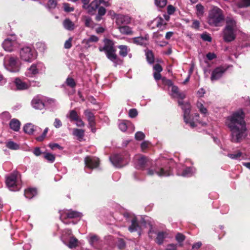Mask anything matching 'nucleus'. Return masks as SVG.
Instances as JSON below:
<instances>
[{
  "label": "nucleus",
  "mask_w": 250,
  "mask_h": 250,
  "mask_svg": "<svg viewBox=\"0 0 250 250\" xmlns=\"http://www.w3.org/2000/svg\"><path fill=\"white\" fill-rule=\"evenodd\" d=\"M226 124L231 131L232 142H240L247 136L244 114L242 110H239L228 117Z\"/></svg>",
  "instance_id": "nucleus-1"
},
{
  "label": "nucleus",
  "mask_w": 250,
  "mask_h": 250,
  "mask_svg": "<svg viewBox=\"0 0 250 250\" xmlns=\"http://www.w3.org/2000/svg\"><path fill=\"white\" fill-rule=\"evenodd\" d=\"M224 20L222 10L217 6H213L209 11L208 23L213 26H219Z\"/></svg>",
  "instance_id": "nucleus-2"
},
{
  "label": "nucleus",
  "mask_w": 250,
  "mask_h": 250,
  "mask_svg": "<svg viewBox=\"0 0 250 250\" xmlns=\"http://www.w3.org/2000/svg\"><path fill=\"white\" fill-rule=\"evenodd\" d=\"M5 178L6 185L10 190L16 191L21 188L20 175L18 171H14L7 175Z\"/></svg>",
  "instance_id": "nucleus-3"
},
{
  "label": "nucleus",
  "mask_w": 250,
  "mask_h": 250,
  "mask_svg": "<svg viewBox=\"0 0 250 250\" xmlns=\"http://www.w3.org/2000/svg\"><path fill=\"white\" fill-rule=\"evenodd\" d=\"M99 50L100 51H104L107 58L113 62L115 66L119 63L120 60L116 54V49L111 42H106L103 48H99Z\"/></svg>",
  "instance_id": "nucleus-4"
},
{
  "label": "nucleus",
  "mask_w": 250,
  "mask_h": 250,
  "mask_svg": "<svg viewBox=\"0 0 250 250\" xmlns=\"http://www.w3.org/2000/svg\"><path fill=\"white\" fill-rule=\"evenodd\" d=\"M178 104L182 107L184 111V121L186 124H189L190 126L193 128L196 126L195 122L193 119H190L189 114L190 112V105L189 103H186L184 104L182 101H179Z\"/></svg>",
  "instance_id": "nucleus-5"
},
{
  "label": "nucleus",
  "mask_w": 250,
  "mask_h": 250,
  "mask_svg": "<svg viewBox=\"0 0 250 250\" xmlns=\"http://www.w3.org/2000/svg\"><path fill=\"white\" fill-rule=\"evenodd\" d=\"M156 173L159 176H167L170 175V169L169 167H151L147 169V174L152 176Z\"/></svg>",
  "instance_id": "nucleus-6"
},
{
  "label": "nucleus",
  "mask_w": 250,
  "mask_h": 250,
  "mask_svg": "<svg viewBox=\"0 0 250 250\" xmlns=\"http://www.w3.org/2000/svg\"><path fill=\"white\" fill-rule=\"evenodd\" d=\"M44 69L45 66L42 63L39 62L36 63H33L27 70L25 72V75L27 77H33L39 73L40 72L44 70Z\"/></svg>",
  "instance_id": "nucleus-7"
},
{
  "label": "nucleus",
  "mask_w": 250,
  "mask_h": 250,
  "mask_svg": "<svg viewBox=\"0 0 250 250\" xmlns=\"http://www.w3.org/2000/svg\"><path fill=\"white\" fill-rule=\"evenodd\" d=\"M34 52V50L29 47H23L20 52L21 58L25 62H31L36 58Z\"/></svg>",
  "instance_id": "nucleus-8"
},
{
  "label": "nucleus",
  "mask_w": 250,
  "mask_h": 250,
  "mask_svg": "<svg viewBox=\"0 0 250 250\" xmlns=\"http://www.w3.org/2000/svg\"><path fill=\"white\" fill-rule=\"evenodd\" d=\"M135 161L136 167L137 168L140 169H144L151 164V162L147 158L142 155L136 156Z\"/></svg>",
  "instance_id": "nucleus-9"
},
{
  "label": "nucleus",
  "mask_w": 250,
  "mask_h": 250,
  "mask_svg": "<svg viewBox=\"0 0 250 250\" xmlns=\"http://www.w3.org/2000/svg\"><path fill=\"white\" fill-rule=\"evenodd\" d=\"M228 69V67L220 66L215 68L211 73L210 80L212 82L217 81L220 79Z\"/></svg>",
  "instance_id": "nucleus-10"
},
{
  "label": "nucleus",
  "mask_w": 250,
  "mask_h": 250,
  "mask_svg": "<svg viewBox=\"0 0 250 250\" xmlns=\"http://www.w3.org/2000/svg\"><path fill=\"white\" fill-rule=\"evenodd\" d=\"M85 168L93 169L98 167L99 164V160L96 157L87 156L84 159Z\"/></svg>",
  "instance_id": "nucleus-11"
},
{
  "label": "nucleus",
  "mask_w": 250,
  "mask_h": 250,
  "mask_svg": "<svg viewBox=\"0 0 250 250\" xmlns=\"http://www.w3.org/2000/svg\"><path fill=\"white\" fill-rule=\"evenodd\" d=\"M2 46L5 51L11 52L18 47V44L15 40L7 38L3 42Z\"/></svg>",
  "instance_id": "nucleus-12"
},
{
  "label": "nucleus",
  "mask_w": 250,
  "mask_h": 250,
  "mask_svg": "<svg viewBox=\"0 0 250 250\" xmlns=\"http://www.w3.org/2000/svg\"><path fill=\"white\" fill-rule=\"evenodd\" d=\"M7 69L11 72H16L20 70V64L18 59L14 57H10L7 64Z\"/></svg>",
  "instance_id": "nucleus-13"
},
{
  "label": "nucleus",
  "mask_w": 250,
  "mask_h": 250,
  "mask_svg": "<svg viewBox=\"0 0 250 250\" xmlns=\"http://www.w3.org/2000/svg\"><path fill=\"white\" fill-rule=\"evenodd\" d=\"M236 30L225 27L223 30V39L226 42H230L235 39Z\"/></svg>",
  "instance_id": "nucleus-14"
},
{
  "label": "nucleus",
  "mask_w": 250,
  "mask_h": 250,
  "mask_svg": "<svg viewBox=\"0 0 250 250\" xmlns=\"http://www.w3.org/2000/svg\"><path fill=\"white\" fill-rule=\"evenodd\" d=\"M131 22L130 18L126 15H117L116 16L115 22L118 26L128 24Z\"/></svg>",
  "instance_id": "nucleus-15"
},
{
  "label": "nucleus",
  "mask_w": 250,
  "mask_h": 250,
  "mask_svg": "<svg viewBox=\"0 0 250 250\" xmlns=\"http://www.w3.org/2000/svg\"><path fill=\"white\" fill-rule=\"evenodd\" d=\"M131 225L128 227V230L130 232L137 231L139 235H141V227L137 220L135 217H133L131 220Z\"/></svg>",
  "instance_id": "nucleus-16"
},
{
  "label": "nucleus",
  "mask_w": 250,
  "mask_h": 250,
  "mask_svg": "<svg viewBox=\"0 0 250 250\" xmlns=\"http://www.w3.org/2000/svg\"><path fill=\"white\" fill-rule=\"evenodd\" d=\"M110 160L112 164L118 167H122L124 165L123 164V158L120 154H114L110 157Z\"/></svg>",
  "instance_id": "nucleus-17"
},
{
  "label": "nucleus",
  "mask_w": 250,
  "mask_h": 250,
  "mask_svg": "<svg viewBox=\"0 0 250 250\" xmlns=\"http://www.w3.org/2000/svg\"><path fill=\"white\" fill-rule=\"evenodd\" d=\"M110 0H94L91 2V7L92 9L94 10V14L97 9L99 7L101 4H103L104 6L108 7L110 6V4L109 1Z\"/></svg>",
  "instance_id": "nucleus-18"
},
{
  "label": "nucleus",
  "mask_w": 250,
  "mask_h": 250,
  "mask_svg": "<svg viewBox=\"0 0 250 250\" xmlns=\"http://www.w3.org/2000/svg\"><path fill=\"white\" fill-rule=\"evenodd\" d=\"M152 24L156 25L157 27L159 28L161 30H164L166 28L167 24L161 17H157L154 19L149 24V26H150Z\"/></svg>",
  "instance_id": "nucleus-19"
},
{
  "label": "nucleus",
  "mask_w": 250,
  "mask_h": 250,
  "mask_svg": "<svg viewBox=\"0 0 250 250\" xmlns=\"http://www.w3.org/2000/svg\"><path fill=\"white\" fill-rule=\"evenodd\" d=\"M226 28L236 30L237 29V22L236 20L231 16H228L226 19Z\"/></svg>",
  "instance_id": "nucleus-20"
},
{
  "label": "nucleus",
  "mask_w": 250,
  "mask_h": 250,
  "mask_svg": "<svg viewBox=\"0 0 250 250\" xmlns=\"http://www.w3.org/2000/svg\"><path fill=\"white\" fill-rule=\"evenodd\" d=\"M33 107L37 109L41 110L44 107L43 102L38 97H35L32 101Z\"/></svg>",
  "instance_id": "nucleus-21"
},
{
  "label": "nucleus",
  "mask_w": 250,
  "mask_h": 250,
  "mask_svg": "<svg viewBox=\"0 0 250 250\" xmlns=\"http://www.w3.org/2000/svg\"><path fill=\"white\" fill-rule=\"evenodd\" d=\"M38 129L40 130H41L40 128L37 126H35L31 123L27 124L23 127L24 132L29 134H33L35 131H37Z\"/></svg>",
  "instance_id": "nucleus-22"
},
{
  "label": "nucleus",
  "mask_w": 250,
  "mask_h": 250,
  "mask_svg": "<svg viewBox=\"0 0 250 250\" xmlns=\"http://www.w3.org/2000/svg\"><path fill=\"white\" fill-rule=\"evenodd\" d=\"M118 29L120 32L123 35H132L133 33L132 28L126 25L118 26Z\"/></svg>",
  "instance_id": "nucleus-23"
},
{
  "label": "nucleus",
  "mask_w": 250,
  "mask_h": 250,
  "mask_svg": "<svg viewBox=\"0 0 250 250\" xmlns=\"http://www.w3.org/2000/svg\"><path fill=\"white\" fill-rule=\"evenodd\" d=\"M15 83L17 88L19 90H25L29 87V85L26 83L22 82L21 79L16 78L15 80Z\"/></svg>",
  "instance_id": "nucleus-24"
},
{
  "label": "nucleus",
  "mask_w": 250,
  "mask_h": 250,
  "mask_svg": "<svg viewBox=\"0 0 250 250\" xmlns=\"http://www.w3.org/2000/svg\"><path fill=\"white\" fill-rule=\"evenodd\" d=\"M62 24L64 28L69 31L73 30L75 28L74 23L69 19H65L63 21Z\"/></svg>",
  "instance_id": "nucleus-25"
},
{
  "label": "nucleus",
  "mask_w": 250,
  "mask_h": 250,
  "mask_svg": "<svg viewBox=\"0 0 250 250\" xmlns=\"http://www.w3.org/2000/svg\"><path fill=\"white\" fill-rule=\"evenodd\" d=\"M66 218H74L82 216V213L73 210H66L64 212Z\"/></svg>",
  "instance_id": "nucleus-26"
},
{
  "label": "nucleus",
  "mask_w": 250,
  "mask_h": 250,
  "mask_svg": "<svg viewBox=\"0 0 250 250\" xmlns=\"http://www.w3.org/2000/svg\"><path fill=\"white\" fill-rule=\"evenodd\" d=\"M21 123L19 120L13 119L9 123L10 128L15 131H18L20 128Z\"/></svg>",
  "instance_id": "nucleus-27"
},
{
  "label": "nucleus",
  "mask_w": 250,
  "mask_h": 250,
  "mask_svg": "<svg viewBox=\"0 0 250 250\" xmlns=\"http://www.w3.org/2000/svg\"><path fill=\"white\" fill-rule=\"evenodd\" d=\"M89 1L90 0H82L83 3V8L86 10L87 13L89 14L94 15V10L91 8V2L89 3Z\"/></svg>",
  "instance_id": "nucleus-28"
},
{
  "label": "nucleus",
  "mask_w": 250,
  "mask_h": 250,
  "mask_svg": "<svg viewBox=\"0 0 250 250\" xmlns=\"http://www.w3.org/2000/svg\"><path fill=\"white\" fill-rule=\"evenodd\" d=\"M171 92H172L174 96L183 99L185 98V95L183 93L180 92L178 87L175 85H173L171 87Z\"/></svg>",
  "instance_id": "nucleus-29"
},
{
  "label": "nucleus",
  "mask_w": 250,
  "mask_h": 250,
  "mask_svg": "<svg viewBox=\"0 0 250 250\" xmlns=\"http://www.w3.org/2000/svg\"><path fill=\"white\" fill-rule=\"evenodd\" d=\"M118 47L120 49L119 54L123 57H126L130 51V48L126 45H121L118 46Z\"/></svg>",
  "instance_id": "nucleus-30"
},
{
  "label": "nucleus",
  "mask_w": 250,
  "mask_h": 250,
  "mask_svg": "<svg viewBox=\"0 0 250 250\" xmlns=\"http://www.w3.org/2000/svg\"><path fill=\"white\" fill-rule=\"evenodd\" d=\"M133 42L139 45H145L147 42V37H139L133 39Z\"/></svg>",
  "instance_id": "nucleus-31"
},
{
  "label": "nucleus",
  "mask_w": 250,
  "mask_h": 250,
  "mask_svg": "<svg viewBox=\"0 0 250 250\" xmlns=\"http://www.w3.org/2000/svg\"><path fill=\"white\" fill-rule=\"evenodd\" d=\"M37 194V190L36 188H30L25 190L24 195L26 198L31 199Z\"/></svg>",
  "instance_id": "nucleus-32"
},
{
  "label": "nucleus",
  "mask_w": 250,
  "mask_h": 250,
  "mask_svg": "<svg viewBox=\"0 0 250 250\" xmlns=\"http://www.w3.org/2000/svg\"><path fill=\"white\" fill-rule=\"evenodd\" d=\"M195 172V169L194 167H187L183 170L181 175L184 177H189L192 175Z\"/></svg>",
  "instance_id": "nucleus-33"
},
{
  "label": "nucleus",
  "mask_w": 250,
  "mask_h": 250,
  "mask_svg": "<svg viewBox=\"0 0 250 250\" xmlns=\"http://www.w3.org/2000/svg\"><path fill=\"white\" fill-rule=\"evenodd\" d=\"M5 146L8 148L12 150H18L20 149L19 145L12 141H8L6 142Z\"/></svg>",
  "instance_id": "nucleus-34"
},
{
  "label": "nucleus",
  "mask_w": 250,
  "mask_h": 250,
  "mask_svg": "<svg viewBox=\"0 0 250 250\" xmlns=\"http://www.w3.org/2000/svg\"><path fill=\"white\" fill-rule=\"evenodd\" d=\"M84 134V131L83 129L78 128H74L73 129V134L76 136L79 140L82 139L83 137Z\"/></svg>",
  "instance_id": "nucleus-35"
},
{
  "label": "nucleus",
  "mask_w": 250,
  "mask_h": 250,
  "mask_svg": "<svg viewBox=\"0 0 250 250\" xmlns=\"http://www.w3.org/2000/svg\"><path fill=\"white\" fill-rule=\"evenodd\" d=\"M67 117L70 119L71 121H75L79 118V115L75 110L70 111L69 114Z\"/></svg>",
  "instance_id": "nucleus-36"
},
{
  "label": "nucleus",
  "mask_w": 250,
  "mask_h": 250,
  "mask_svg": "<svg viewBox=\"0 0 250 250\" xmlns=\"http://www.w3.org/2000/svg\"><path fill=\"white\" fill-rule=\"evenodd\" d=\"M166 233L164 232H159L157 234L156 238V242L159 245L162 244L163 243V241L166 237Z\"/></svg>",
  "instance_id": "nucleus-37"
},
{
  "label": "nucleus",
  "mask_w": 250,
  "mask_h": 250,
  "mask_svg": "<svg viewBox=\"0 0 250 250\" xmlns=\"http://www.w3.org/2000/svg\"><path fill=\"white\" fill-rule=\"evenodd\" d=\"M238 8H244L250 6V0H241L237 3Z\"/></svg>",
  "instance_id": "nucleus-38"
},
{
  "label": "nucleus",
  "mask_w": 250,
  "mask_h": 250,
  "mask_svg": "<svg viewBox=\"0 0 250 250\" xmlns=\"http://www.w3.org/2000/svg\"><path fill=\"white\" fill-rule=\"evenodd\" d=\"M186 237L182 233H178L175 236L176 241L179 243L180 246H182L183 244L181 243L185 240Z\"/></svg>",
  "instance_id": "nucleus-39"
},
{
  "label": "nucleus",
  "mask_w": 250,
  "mask_h": 250,
  "mask_svg": "<svg viewBox=\"0 0 250 250\" xmlns=\"http://www.w3.org/2000/svg\"><path fill=\"white\" fill-rule=\"evenodd\" d=\"M197 106L201 113L204 114L205 115H206L207 114V109L206 107H204L202 103L198 102L197 103Z\"/></svg>",
  "instance_id": "nucleus-40"
},
{
  "label": "nucleus",
  "mask_w": 250,
  "mask_h": 250,
  "mask_svg": "<svg viewBox=\"0 0 250 250\" xmlns=\"http://www.w3.org/2000/svg\"><path fill=\"white\" fill-rule=\"evenodd\" d=\"M78 240L74 237H72L69 242L68 247L70 248H75L77 246Z\"/></svg>",
  "instance_id": "nucleus-41"
},
{
  "label": "nucleus",
  "mask_w": 250,
  "mask_h": 250,
  "mask_svg": "<svg viewBox=\"0 0 250 250\" xmlns=\"http://www.w3.org/2000/svg\"><path fill=\"white\" fill-rule=\"evenodd\" d=\"M146 59L149 63H152L154 61V56L151 51H148L146 53Z\"/></svg>",
  "instance_id": "nucleus-42"
},
{
  "label": "nucleus",
  "mask_w": 250,
  "mask_h": 250,
  "mask_svg": "<svg viewBox=\"0 0 250 250\" xmlns=\"http://www.w3.org/2000/svg\"><path fill=\"white\" fill-rule=\"evenodd\" d=\"M84 114L85 116L86 117L88 121H91L92 120L94 119V114L90 110H85L84 112Z\"/></svg>",
  "instance_id": "nucleus-43"
},
{
  "label": "nucleus",
  "mask_w": 250,
  "mask_h": 250,
  "mask_svg": "<svg viewBox=\"0 0 250 250\" xmlns=\"http://www.w3.org/2000/svg\"><path fill=\"white\" fill-rule=\"evenodd\" d=\"M167 3V0H155V3L157 7H164Z\"/></svg>",
  "instance_id": "nucleus-44"
},
{
  "label": "nucleus",
  "mask_w": 250,
  "mask_h": 250,
  "mask_svg": "<svg viewBox=\"0 0 250 250\" xmlns=\"http://www.w3.org/2000/svg\"><path fill=\"white\" fill-rule=\"evenodd\" d=\"M44 157L45 159H46L48 161L52 163L55 160V156L50 153H46L44 154Z\"/></svg>",
  "instance_id": "nucleus-45"
},
{
  "label": "nucleus",
  "mask_w": 250,
  "mask_h": 250,
  "mask_svg": "<svg viewBox=\"0 0 250 250\" xmlns=\"http://www.w3.org/2000/svg\"><path fill=\"white\" fill-rule=\"evenodd\" d=\"M66 83L68 86H69L71 87H74L76 85L74 80L71 78H68L66 79Z\"/></svg>",
  "instance_id": "nucleus-46"
},
{
  "label": "nucleus",
  "mask_w": 250,
  "mask_h": 250,
  "mask_svg": "<svg viewBox=\"0 0 250 250\" xmlns=\"http://www.w3.org/2000/svg\"><path fill=\"white\" fill-rule=\"evenodd\" d=\"M63 8L64 11L66 12H70L74 11V8L71 7L70 4L67 3H64L63 4Z\"/></svg>",
  "instance_id": "nucleus-47"
},
{
  "label": "nucleus",
  "mask_w": 250,
  "mask_h": 250,
  "mask_svg": "<svg viewBox=\"0 0 250 250\" xmlns=\"http://www.w3.org/2000/svg\"><path fill=\"white\" fill-rule=\"evenodd\" d=\"M145 134L141 131H138L136 132L135 135V139L140 141L143 140L145 138Z\"/></svg>",
  "instance_id": "nucleus-48"
},
{
  "label": "nucleus",
  "mask_w": 250,
  "mask_h": 250,
  "mask_svg": "<svg viewBox=\"0 0 250 250\" xmlns=\"http://www.w3.org/2000/svg\"><path fill=\"white\" fill-rule=\"evenodd\" d=\"M196 10L197 11V14L198 15H202L204 12V6L200 4H198L196 6Z\"/></svg>",
  "instance_id": "nucleus-49"
},
{
  "label": "nucleus",
  "mask_w": 250,
  "mask_h": 250,
  "mask_svg": "<svg viewBox=\"0 0 250 250\" xmlns=\"http://www.w3.org/2000/svg\"><path fill=\"white\" fill-rule=\"evenodd\" d=\"M57 1L56 0H49L48 2V6L49 8H54L57 5Z\"/></svg>",
  "instance_id": "nucleus-50"
},
{
  "label": "nucleus",
  "mask_w": 250,
  "mask_h": 250,
  "mask_svg": "<svg viewBox=\"0 0 250 250\" xmlns=\"http://www.w3.org/2000/svg\"><path fill=\"white\" fill-rule=\"evenodd\" d=\"M125 243L123 239H120L117 243V246L120 250H123L125 247Z\"/></svg>",
  "instance_id": "nucleus-51"
},
{
  "label": "nucleus",
  "mask_w": 250,
  "mask_h": 250,
  "mask_svg": "<svg viewBox=\"0 0 250 250\" xmlns=\"http://www.w3.org/2000/svg\"><path fill=\"white\" fill-rule=\"evenodd\" d=\"M201 38L205 41L210 42L211 41V37L208 34L205 33L201 35Z\"/></svg>",
  "instance_id": "nucleus-52"
},
{
  "label": "nucleus",
  "mask_w": 250,
  "mask_h": 250,
  "mask_svg": "<svg viewBox=\"0 0 250 250\" xmlns=\"http://www.w3.org/2000/svg\"><path fill=\"white\" fill-rule=\"evenodd\" d=\"M241 155H242L241 152H237L236 153H234V154H229L228 156L231 159H237L239 158V157H240Z\"/></svg>",
  "instance_id": "nucleus-53"
},
{
  "label": "nucleus",
  "mask_w": 250,
  "mask_h": 250,
  "mask_svg": "<svg viewBox=\"0 0 250 250\" xmlns=\"http://www.w3.org/2000/svg\"><path fill=\"white\" fill-rule=\"evenodd\" d=\"M98 41V38L95 36H91L85 42L87 44L91 42H97Z\"/></svg>",
  "instance_id": "nucleus-54"
},
{
  "label": "nucleus",
  "mask_w": 250,
  "mask_h": 250,
  "mask_svg": "<svg viewBox=\"0 0 250 250\" xmlns=\"http://www.w3.org/2000/svg\"><path fill=\"white\" fill-rule=\"evenodd\" d=\"M137 111L136 109H131L129 111V116L131 118H134L137 115Z\"/></svg>",
  "instance_id": "nucleus-55"
},
{
  "label": "nucleus",
  "mask_w": 250,
  "mask_h": 250,
  "mask_svg": "<svg viewBox=\"0 0 250 250\" xmlns=\"http://www.w3.org/2000/svg\"><path fill=\"white\" fill-rule=\"evenodd\" d=\"M72 41V38H70L68 40L66 41L64 43V48L66 49H69L71 46V42Z\"/></svg>",
  "instance_id": "nucleus-56"
},
{
  "label": "nucleus",
  "mask_w": 250,
  "mask_h": 250,
  "mask_svg": "<svg viewBox=\"0 0 250 250\" xmlns=\"http://www.w3.org/2000/svg\"><path fill=\"white\" fill-rule=\"evenodd\" d=\"M98 241V237L97 236L93 235L90 237L89 243L91 245L93 246L94 243Z\"/></svg>",
  "instance_id": "nucleus-57"
},
{
  "label": "nucleus",
  "mask_w": 250,
  "mask_h": 250,
  "mask_svg": "<svg viewBox=\"0 0 250 250\" xmlns=\"http://www.w3.org/2000/svg\"><path fill=\"white\" fill-rule=\"evenodd\" d=\"M49 146L52 149H54L55 148H58L59 149H62V147L59 144L56 143L50 144Z\"/></svg>",
  "instance_id": "nucleus-58"
},
{
  "label": "nucleus",
  "mask_w": 250,
  "mask_h": 250,
  "mask_svg": "<svg viewBox=\"0 0 250 250\" xmlns=\"http://www.w3.org/2000/svg\"><path fill=\"white\" fill-rule=\"evenodd\" d=\"M106 13V9L103 6L99 7L98 14L104 16Z\"/></svg>",
  "instance_id": "nucleus-59"
},
{
  "label": "nucleus",
  "mask_w": 250,
  "mask_h": 250,
  "mask_svg": "<svg viewBox=\"0 0 250 250\" xmlns=\"http://www.w3.org/2000/svg\"><path fill=\"white\" fill-rule=\"evenodd\" d=\"M153 69L155 70L154 72H161L163 70L161 65L158 63L154 65Z\"/></svg>",
  "instance_id": "nucleus-60"
},
{
  "label": "nucleus",
  "mask_w": 250,
  "mask_h": 250,
  "mask_svg": "<svg viewBox=\"0 0 250 250\" xmlns=\"http://www.w3.org/2000/svg\"><path fill=\"white\" fill-rule=\"evenodd\" d=\"M167 13L169 15L172 14L175 11V8L171 5H169L167 7Z\"/></svg>",
  "instance_id": "nucleus-61"
},
{
  "label": "nucleus",
  "mask_w": 250,
  "mask_h": 250,
  "mask_svg": "<svg viewBox=\"0 0 250 250\" xmlns=\"http://www.w3.org/2000/svg\"><path fill=\"white\" fill-rule=\"evenodd\" d=\"M54 125L56 128H59L62 125V124L60 120L56 118L54 123Z\"/></svg>",
  "instance_id": "nucleus-62"
},
{
  "label": "nucleus",
  "mask_w": 250,
  "mask_h": 250,
  "mask_svg": "<svg viewBox=\"0 0 250 250\" xmlns=\"http://www.w3.org/2000/svg\"><path fill=\"white\" fill-rule=\"evenodd\" d=\"M76 123V125L79 127H82L84 125V123L82 120L79 117L78 120L75 121Z\"/></svg>",
  "instance_id": "nucleus-63"
},
{
  "label": "nucleus",
  "mask_w": 250,
  "mask_h": 250,
  "mask_svg": "<svg viewBox=\"0 0 250 250\" xmlns=\"http://www.w3.org/2000/svg\"><path fill=\"white\" fill-rule=\"evenodd\" d=\"M241 14L245 19L250 21V11L244 12L241 13Z\"/></svg>",
  "instance_id": "nucleus-64"
}]
</instances>
